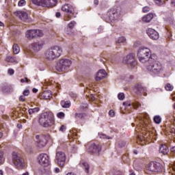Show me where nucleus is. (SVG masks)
<instances>
[{"label":"nucleus","instance_id":"obj_1","mask_svg":"<svg viewBox=\"0 0 175 175\" xmlns=\"http://www.w3.org/2000/svg\"><path fill=\"white\" fill-rule=\"evenodd\" d=\"M62 47L59 46H52L44 52V57L47 61H54L62 55Z\"/></svg>","mask_w":175,"mask_h":175},{"label":"nucleus","instance_id":"obj_2","mask_svg":"<svg viewBox=\"0 0 175 175\" xmlns=\"http://www.w3.org/2000/svg\"><path fill=\"white\" fill-rule=\"evenodd\" d=\"M120 7H113L107 14L106 22L107 23H116L121 18V11Z\"/></svg>","mask_w":175,"mask_h":175},{"label":"nucleus","instance_id":"obj_3","mask_svg":"<svg viewBox=\"0 0 175 175\" xmlns=\"http://www.w3.org/2000/svg\"><path fill=\"white\" fill-rule=\"evenodd\" d=\"M38 122L40 125L47 128L50 126L51 124H54V118H53V113L51 112H44L42 113L38 118Z\"/></svg>","mask_w":175,"mask_h":175},{"label":"nucleus","instance_id":"obj_4","mask_svg":"<svg viewBox=\"0 0 175 175\" xmlns=\"http://www.w3.org/2000/svg\"><path fill=\"white\" fill-rule=\"evenodd\" d=\"M137 57L142 64H146L150 61L151 57V51L147 47H141L137 52Z\"/></svg>","mask_w":175,"mask_h":175},{"label":"nucleus","instance_id":"obj_5","mask_svg":"<svg viewBox=\"0 0 175 175\" xmlns=\"http://www.w3.org/2000/svg\"><path fill=\"white\" fill-rule=\"evenodd\" d=\"M146 169L152 173H162L163 172V165L158 161H151L148 163Z\"/></svg>","mask_w":175,"mask_h":175},{"label":"nucleus","instance_id":"obj_6","mask_svg":"<svg viewBox=\"0 0 175 175\" xmlns=\"http://www.w3.org/2000/svg\"><path fill=\"white\" fill-rule=\"evenodd\" d=\"M32 3L37 6L50 8L57 5V0H31Z\"/></svg>","mask_w":175,"mask_h":175},{"label":"nucleus","instance_id":"obj_7","mask_svg":"<svg viewBox=\"0 0 175 175\" xmlns=\"http://www.w3.org/2000/svg\"><path fill=\"white\" fill-rule=\"evenodd\" d=\"M55 159L59 166L61 167H64L65 166V162L66 161V155L65 154V152L58 151V150H57Z\"/></svg>","mask_w":175,"mask_h":175},{"label":"nucleus","instance_id":"obj_8","mask_svg":"<svg viewBox=\"0 0 175 175\" xmlns=\"http://www.w3.org/2000/svg\"><path fill=\"white\" fill-rule=\"evenodd\" d=\"M133 92L138 96H147V88L144 87L140 83H137L133 88Z\"/></svg>","mask_w":175,"mask_h":175},{"label":"nucleus","instance_id":"obj_9","mask_svg":"<svg viewBox=\"0 0 175 175\" xmlns=\"http://www.w3.org/2000/svg\"><path fill=\"white\" fill-rule=\"evenodd\" d=\"M12 161L17 169L24 167V159L18 156L16 152H12Z\"/></svg>","mask_w":175,"mask_h":175},{"label":"nucleus","instance_id":"obj_10","mask_svg":"<svg viewBox=\"0 0 175 175\" xmlns=\"http://www.w3.org/2000/svg\"><path fill=\"white\" fill-rule=\"evenodd\" d=\"M143 135L144 136H141L140 135H137V140L139 142H151L155 137V135L150 131H147Z\"/></svg>","mask_w":175,"mask_h":175},{"label":"nucleus","instance_id":"obj_11","mask_svg":"<svg viewBox=\"0 0 175 175\" xmlns=\"http://www.w3.org/2000/svg\"><path fill=\"white\" fill-rule=\"evenodd\" d=\"M38 159V163H40L41 166H44V167H47V166L50 165V159L47 154L43 153L40 154Z\"/></svg>","mask_w":175,"mask_h":175},{"label":"nucleus","instance_id":"obj_12","mask_svg":"<svg viewBox=\"0 0 175 175\" xmlns=\"http://www.w3.org/2000/svg\"><path fill=\"white\" fill-rule=\"evenodd\" d=\"M57 66H71L73 65V62L68 57H62L57 60Z\"/></svg>","mask_w":175,"mask_h":175},{"label":"nucleus","instance_id":"obj_13","mask_svg":"<svg viewBox=\"0 0 175 175\" xmlns=\"http://www.w3.org/2000/svg\"><path fill=\"white\" fill-rule=\"evenodd\" d=\"M102 148L100 146L94 143L91 144L88 149V152L90 154H94L96 155H99V152H100Z\"/></svg>","mask_w":175,"mask_h":175},{"label":"nucleus","instance_id":"obj_14","mask_svg":"<svg viewBox=\"0 0 175 175\" xmlns=\"http://www.w3.org/2000/svg\"><path fill=\"white\" fill-rule=\"evenodd\" d=\"M15 14L19 17V18L24 21L25 23H31L32 21V19L28 16V14L27 12H24L23 11H18L15 12Z\"/></svg>","mask_w":175,"mask_h":175},{"label":"nucleus","instance_id":"obj_15","mask_svg":"<svg viewBox=\"0 0 175 175\" xmlns=\"http://www.w3.org/2000/svg\"><path fill=\"white\" fill-rule=\"evenodd\" d=\"M146 33L150 39H152V40H158V39H159V33L152 28L147 29Z\"/></svg>","mask_w":175,"mask_h":175},{"label":"nucleus","instance_id":"obj_16","mask_svg":"<svg viewBox=\"0 0 175 175\" xmlns=\"http://www.w3.org/2000/svg\"><path fill=\"white\" fill-rule=\"evenodd\" d=\"M107 76V72L105 70H99L96 75H95V80L96 81H100L103 80Z\"/></svg>","mask_w":175,"mask_h":175},{"label":"nucleus","instance_id":"obj_17","mask_svg":"<svg viewBox=\"0 0 175 175\" xmlns=\"http://www.w3.org/2000/svg\"><path fill=\"white\" fill-rule=\"evenodd\" d=\"M36 139L38 147L42 148L46 146V138L44 135H36Z\"/></svg>","mask_w":175,"mask_h":175},{"label":"nucleus","instance_id":"obj_18","mask_svg":"<svg viewBox=\"0 0 175 175\" xmlns=\"http://www.w3.org/2000/svg\"><path fill=\"white\" fill-rule=\"evenodd\" d=\"M43 46H44V41H38L31 44L34 51H40V49H43Z\"/></svg>","mask_w":175,"mask_h":175},{"label":"nucleus","instance_id":"obj_19","mask_svg":"<svg viewBox=\"0 0 175 175\" xmlns=\"http://www.w3.org/2000/svg\"><path fill=\"white\" fill-rule=\"evenodd\" d=\"M25 38L32 40L36 38V29H29L25 32Z\"/></svg>","mask_w":175,"mask_h":175},{"label":"nucleus","instance_id":"obj_20","mask_svg":"<svg viewBox=\"0 0 175 175\" xmlns=\"http://www.w3.org/2000/svg\"><path fill=\"white\" fill-rule=\"evenodd\" d=\"M62 12L67 13V14H72L73 13V10H75V8L73 5L70 4H65L62 7Z\"/></svg>","mask_w":175,"mask_h":175},{"label":"nucleus","instance_id":"obj_21","mask_svg":"<svg viewBox=\"0 0 175 175\" xmlns=\"http://www.w3.org/2000/svg\"><path fill=\"white\" fill-rule=\"evenodd\" d=\"M159 152L162 154V155H167V154H169V147H167V145L165 144H161Z\"/></svg>","mask_w":175,"mask_h":175},{"label":"nucleus","instance_id":"obj_22","mask_svg":"<svg viewBox=\"0 0 175 175\" xmlns=\"http://www.w3.org/2000/svg\"><path fill=\"white\" fill-rule=\"evenodd\" d=\"M146 69L151 75H158L162 70V68L155 66H148L146 67Z\"/></svg>","mask_w":175,"mask_h":175},{"label":"nucleus","instance_id":"obj_23","mask_svg":"<svg viewBox=\"0 0 175 175\" xmlns=\"http://www.w3.org/2000/svg\"><path fill=\"white\" fill-rule=\"evenodd\" d=\"M135 121L137 122V125H139V123L137 122V121H139V124H141L142 126H144V125H147L148 119L147 118V117L145 118L144 116H138Z\"/></svg>","mask_w":175,"mask_h":175},{"label":"nucleus","instance_id":"obj_24","mask_svg":"<svg viewBox=\"0 0 175 175\" xmlns=\"http://www.w3.org/2000/svg\"><path fill=\"white\" fill-rule=\"evenodd\" d=\"M6 62H10L11 64H18L20 62V59L17 57L8 55L5 57Z\"/></svg>","mask_w":175,"mask_h":175},{"label":"nucleus","instance_id":"obj_25","mask_svg":"<svg viewBox=\"0 0 175 175\" xmlns=\"http://www.w3.org/2000/svg\"><path fill=\"white\" fill-rule=\"evenodd\" d=\"M79 166H81V167L84 169L85 173L90 172V165L88 164V163H87L84 161H81L79 163Z\"/></svg>","mask_w":175,"mask_h":175},{"label":"nucleus","instance_id":"obj_26","mask_svg":"<svg viewBox=\"0 0 175 175\" xmlns=\"http://www.w3.org/2000/svg\"><path fill=\"white\" fill-rule=\"evenodd\" d=\"M51 96H53V93L50 90H45L42 94V98L46 100L51 99Z\"/></svg>","mask_w":175,"mask_h":175},{"label":"nucleus","instance_id":"obj_27","mask_svg":"<svg viewBox=\"0 0 175 175\" xmlns=\"http://www.w3.org/2000/svg\"><path fill=\"white\" fill-rule=\"evenodd\" d=\"M124 64L126 65H132V54H129L123 59Z\"/></svg>","mask_w":175,"mask_h":175},{"label":"nucleus","instance_id":"obj_28","mask_svg":"<svg viewBox=\"0 0 175 175\" xmlns=\"http://www.w3.org/2000/svg\"><path fill=\"white\" fill-rule=\"evenodd\" d=\"M154 18V15L152 14H148L142 18V21L144 23H150Z\"/></svg>","mask_w":175,"mask_h":175},{"label":"nucleus","instance_id":"obj_29","mask_svg":"<svg viewBox=\"0 0 175 175\" xmlns=\"http://www.w3.org/2000/svg\"><path fill=\"white\" fill-rule=\"evenodd\" d=\"M60 105L64 109H68L70 106V101L62 100V101H61Z\"/></svg>","mask_w":175,"mask_h":175},{"label":"nucleus","instance_id":"obj_30","mask_svg":"<svg viewBox=\"0 0 175 175\" xmlns=\"http://www.w3.org/2000/svg\"><path fill=\"white\" fill-rule=\"evenodd\" d=\"M39 107H35V108H31L29 109L28 112L30 116H32V114H36V113H39Z\"/></svg>","mask_w":175,"mask_h":175},{"label":"nucleus","instance_id":"obj_31","mask_svg":"<svg viewBox=\"0 0 175 175\" xmlns=\"http://www.w3.org/2000/svg\"><path fill=\"white\" fill-rule=\"evenodd\" d=\"M12 50L14 54H18V53H20V46L17 44H14Z\"/></svg>","mask_w":175,"mask_h":175},{"label":"nucleus","instance_id":"obj_32","mask_svg":"<svg viewBox=\"0 0 175 175\" xmlns=\"http://www.w3.org/2000/svg\"><path fill=\"white\" fill-rule=\"evenodd\" d=\"M153 120L155 124H160L162 122V118L159 116H154Z\"/></svg>","mask_w":175,"mask_h":175},{"label":"nucleus","instance_id":"obj_33","mask_svg":"<svg viewBox=\"0 0 175 175\" xmlns=\"http://www.w3.org/2000/svg\"><path fill=\"white\" fill-rule=\"evenodd\" d=\"M53 69H55L57 72H64L65 70V67L64 66H54Z\"/></svg>","mask_w":175,"mask_h":175},{"label":"nucleus","instance_id":"obj_34","mask_svg":"<svg viewBox=\"0 0 175 175\" xmlns=\"http://www.w3.org/2000/svg\"><path fill=\"white\" fill-rule=\"evenodd\" d=\"M142 105L140 104V103L137 101H135L132 103L133 109H135V110L137 109V107H140Z\"/></svg>","mask_w":175,"mask_h":175},{"label":"nucleus","instance_id":"obj_35","mask_svg":"<svg viewBox=\"0 0 175 175\" xmlns=\"http://www.w3.org/2000/svg\"><path fill=\"white\" fill-rule=\"evenodd\" d=\"M126 42V39H125V37H120L116 40V43L120 44L121 43H125Z\"/></svg>","mask_w":175,"mask_h":175},{"label":"nucleus","instance_id":"obj_36","mask_svg":"<svg viewBox=\"0 0 175 175\" xmlns=\"http://www.w3.org/2000/svg\"><path fill=\"white\" fill-rule=\"evenodd\" d=\"M86 114L85 113H75V118H81V120L83 118H85L86 117Z\"/></svg>","mask_w":175,"mask_h":175},{"label":"nucleus","instance_id":"obj_37","mask_svg":"<svg viewBox=\"0 0 175 175\" xmlns=\"http://www.w3.org/2000/svg\"><path fill=\"white\" fill-rule=\"evenodd\" d=\"M42 38L43 36V31L42 30L36 29V38Z\"/></svg>","mask_w":175,"mask_h":175},{"label":"nucleus","instance_id":"obj_38","mask_svg":"<svg viewBox=\"0 0 175 175\" xmlns=\"http://www.w3.org/2000/svg\"><path fill=\"white\" fill-rule=\"evenodd\" d=\"M156 5H158V6H162V5H164L165 0H154Z\"/></svg>","mask_w":175,"mask_h":175},{"label":"nucleus","instance_id":"obj_39","mask_svg":"<svg viewBox=\"0 0 175 175\" xmlns=\"http://www.w3.org/2000/svg\"><path fill=\"white\" fill-rule=\"evenodd\" d=\"M165 88L166 91H173V85H172L170 83H167Z\"/></svg>","mask_w":175,"mask_h":175},{"label":"nucleus","instance_id":"obj_40","mask_svg":"<svg viewBox=\"0 0 175 175\" xmlns=\"http://www.w3.org/2000/svg\"><path fill=\"white\" fill-rule=\"evenodd\" d=\"M3 162H5V157H3V152H0V165H3Z\"/></svg>","mask_w":175,"mask_h":175},{"label":"nucleus","instance_id":"obj_41","mask_svg":"<svg viewBox=\"0 0 175 175\" xmlns=\"http://www.w3.org/2000/svg\"><path fill=\"white\" fill-rule=\"evenodd\" d=\"M75 25H76V21H72L70 23H68V26L70 29H72L75 27Z\"/></svg>","mask_w":175,"mask_h":175},{"label":"nucleus","instance_id":"obj_42","mask_svg":"<svg viewBox=\"0 0 175 175\" xmlns=\"http://www.w3.org/2000/svg\"><path fill=\"white\" fill-rule=\"evenodd\" d=\"M119 100H124L125 99V94L124 93H119L118 95Z\"/></svg>","mask_w":175,"mask_h":175},{"label":"nucleus","instance_id":"obj_43","mask_svg":"<svg viewBox=\"0 0 175 175\" xmlns=\"http://www.w3.org/2000/svg\"><path fill=\"white\" fill-rule=\"evenodd\" d=\"M25 5H27L25 0H20L18 3V6H25Z\"/></svg>","mask_w":175,"mask_h":175},{"label":"nucleus","instance_id":"obj_44","mask_svg":"<svg viewBox=\"0 0 175 175\" xmlns=\"http://www.w3.org/2000/svg\"><path fill=\"white\" fill-rule=\"evenodd\" d=\"M125 144H126V143H125V142H124V141H120V142H118V147H119L120 148H122V147H125Z\"/></svg>","mask_w":175,"mask_h":175},{"label":"nucleus","instance_id":"obj_45","mask_svg":"<svg viewBox=\"0 0 175 175\" xmlns=\"http://www.w3.org/2000/svg\"><path fill=\"white\" fill-rule=\"evenodd\" d=\"M57 118H64L65 117V113L64 112H59L57 113Z\"/></svg>","mask_w":175,"mask_h":175},{"label":"nucleus","instance_id":"obj_46","mask_svg":"<svg viewBox=\"0 0 175 175\" xmlns=\"http://www.w3.org/2000/svg\"><path fill=\"white\" fill-rule=\"evenodd\" d=\"M8 75L9 76H13V75H14V70H13L12 68H9L8 70Z\"/></svg>","mask_w":175,"mask_h":175},{"label":"nucleus","instance_id":"obj_47","mask_svg":"<svg viewBox=\"0 0 175 175\" xmlns=\"http://www.w3.org/2000/svg\"><path fill=\"white\" fill-rule=\"evenodd\" d=\"M150 10H151V8L150 7H148V6H145L143 8L144 13H148V12H150Z\"/></svg>","mask_w":175,"mask_h":175},{"label":"nucleus","instance_id":"obj_48","mask_svg":"<svg viewBox=\"0 0 175 175\" xmlns=\"http://www.w3.org/2000/svg\"><path fill=\"white\" fill-rule=\"evenodd\" d=\"M59 132H65L66 131V126L65 125H62L59 127Z\"/></svg>","mask_w":175,"mask_h":175},{"label":"nucleus","instance_id":"obj_49","mask_svg":"<svg viewBox=\"0 0 175 175\" xmlns=\"http://www.w3.org/2000/svg\"><path fill=\"white\" fill-rule=\"evenodd\" d=\"M123 106H125V107H129L131 106V101L124 102Z\"/></svg>","mask_w":175,"mask_h":175},{"label":"nucleus","instance_id":"obj_50","mask_svg":"<svg viewBox=\"0 0 175 175\" xmlns=\"http://www.w3.org/2000/svg\"><path fill=\"white\" fill-rule=\"evenodd\" d=\"M99 137L100 139H111L110 137H107V135H106L105 134H100Z\"/></svg>","mask_w":175,"mask_h":175},{"label":"nucleus","instance_id":"obj_51","mask_svg":"<svg viewBox=\"0 0 175 175\" xmlns=\"http://www.w3.org/2000/svg\"><path fill=\"white\" fill-rule=\"evenodd\" d=\"M109 115L110 117H114L116 116V113H114V111L113 109H111L109 112Z\"/></svg>","mask_w":175,"mask_h":175},{"label":"nucleus","instance_id":"obj_52","mask_svg":"<svg viewBox=\"0 0 175 175\" xmlns=\"http://www.w3.org/2000/svg\"><path fill=\"white\" fill-rule=\"evenodd\" d=\"M29 81V79L28 78H25V79H21V83H28Z\"/></svg>","mask_w":175,"mask_h":175},{"label":"nucleus","instance_id":"obj_53","mask_svg":"<svg viewBox=\"0 0 175 175\" xmlns=\"http://www.w3.org/2000/svg\"><path fill=\"white\" fill-rule=\"evenodd\" d=\"M23 95L25 96H28L29 95V90H24Z\"/></svg>","mask_w":175,"mask_h":175},{"label":"nucleus","instance_id":"obj_54","mask_svg":"<svg viewBox=\"0 0 175 175\" xmlns=\"http://www.w3.org/2000/svg\"><path fill=\"white\" fill-rule=\"evenodd\" d=\"M19 100H21V102H25V96H21L19 97Z\"/></svg>","mask_w":175,"mask_h":175},{"label":"nucleus","instance_id":"obj_55","mask_svg":"<svg viewBox=\"0 0 175 175\" xmlns=\"http://www.w3.org/2000/svg\"><path fill=\"white\" fill-rule=\"evenodd\" d=\"M170 152L172 153V154H175V146H172L170 148Z\"/></svg>","mask_w":175,"mask_h":175},{"label":"nucleus","instance_id":"obj_56","mask_svg":"<svg viewBox=\"0 0 175 175\" xmlns=\"http://www.w3.org/2000/svg\"><path fill=\"white\" fill-rule=\"evenodd\" d=\"M109 175H121V172H117L115 174H113V172H110Z\"/></svg>","mask_w":175,"mask_h":175},{"label":"nucleus","instance_id":"obj_57","mask_svg":"<svg viewBox=\"0 0 175 175\" xmlns=\"http://www.w3.org/2000/svg\"><path fill=\"white\" fill-rule=\"evenodd\" d=\"M103 31V27L102 26H100L98 28V32L99 33H100V32H102Z\"/></svg>","mask_w":175,"mask_h":175},{"label":"nucleus","instance_id":"obj_58","mask_svg":"<svg viewBox=\"0 0 175 175\" xmlns=\"http://www.w3.org/2000/svg\"><path fill=\"white\" fill-rule=\"evenodd\" d=\"M39 70H40L41 72H43V70H44L46 69V68L44 66H39L38 67Z\"/></svg>","mask_w":175,"mask_h":175},{"label":"nucleus","instance_id":"obj_59","mask_svg":"<svg viewBox=\"0 0 175 175\" xmlns=\"http://www.w3.org/2000/svg\"><path fill=\"white\" fill-rule=\"evenodd\" d=\"M56 17L57 18H59V17H61V13L60 12H56Z\"/></svg>","mask_w":175,"mask_h":175},{"label":"nucleus","instance_id":"obj_60","mask_svg":"<svg viewBox=\"0 0 175 175\" xmlns=\"http://www.w3.org/2000/svg\"><path fill=\"white\" fill-rule=\"evenodd\" d=\"M171 5H172V6H175V0L171 1Z\"/></svg>","mask_w":175,"mask_h":175},{"label":"nucleus","instance_id":"obj_61","mask_svg":"<svg viewBox=\"0 0 175 175\" xmlns=\"http://www.w3.org/2000/svg\"><path fill=\"white\" fill-rule=\"evenodd\" d=\"M55 172L59 173V168H58V167L55 168Z\"/></svg>","mask_w":175,"mask_h":175},{"label":"nucleus","instance_id":"obj_62","mask_svg":"<svg viewBox=\"0 0 175 175\" xmlns=\"http://www.w3.org/2000/svg\"><path fill=\"white\" fill-rule=\"evenodd\" d=\"M32 92H33L34 94H36V92H38V89H36V88H33Z\"/></svg>","mask_w":175,"mask_h":175},{"label":"nucleus","instance_id":"obj_63","mask_svg":"<svg viewBox=\"0 0 175 175\" xmlns=\"http://www.w3.org/2000/svg\"><path fill=\"white\" fill-rule=\"evenodd\" d=\"M94 5H98V3H99V1L94 0Z\"/></svg>","mask_w":175,"mask_h":175},{"label":"nucleus","instance_id":"obj_64","mask_svg":"<svg viewBox=\"0 0 175 175\" xmlns=\"http://www.w3.org/2000/svg\"><path fill=\"white\" fill-rule=\"evenodd\" d=\"M17 126H18V128L20 129H21V128H23V125H21V124H18V125H17Z\"/></svg>","mask_w":175,"mask_h":175}]
</instances>
